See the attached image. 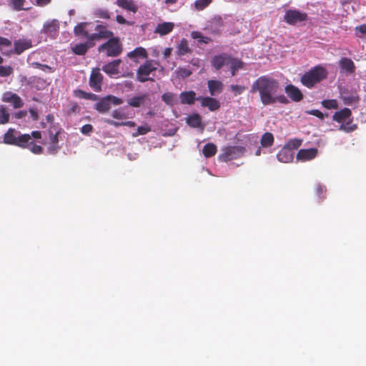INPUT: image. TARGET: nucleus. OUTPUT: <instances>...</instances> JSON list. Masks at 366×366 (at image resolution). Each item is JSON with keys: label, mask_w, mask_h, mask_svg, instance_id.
Instances as JSON below:
<instances>
[{"label": "nucleus", "mask_w": 366, "mask_h": 366, "mask_svg": "<svg viewBox=\"0 0 366 366\" xmlns=\"http://www.w3.org/2000/svg\"><path fill=\"white\" fill-rule=\"evenodd\" d=\"M279 83L266 76H261L257 79L252 85V91L258 92L260 99L264 105L274 104V95L277 93Z\"/></svg>", "instance_id": "nucleus-1"}, {"label": "nucleus", "mask_w": 366, "mask_h": 366, "mask_svg": "<svg viewBox=\"0 0 366 366\" xmlns=\"http://www.w3.org/2000/svg\"><path fill=\"white\" fill-rule=\"evenodd\" d=\"M31 137L33 139H39L41 138V134L39 131L32 132L31 135L27 134H21L14 129H9L4 135V142L7 144L25 147L29 146V143H31Z\"/></svg>", "instance_id": "nucleus-2"}, {"label": "nucleus", "mask_w": 366, "mask_h": 366, "mask_svg": "<svg viewBox=\"0 0 366 366\" xmlns=\"http://www.w3.org/2000/svg\"><path fill=\"white\" fill-rule=\"evenodd\" d=\"M159 62L154 60H146V61L141 64L137 71V79L140 82H145L147 81L153 80L150 77L157 69Z\"/></svg>", "instance_id": "nucleus-3"}, {"label": "nucleus", "mask_w": 366, "mask_h": 366, "mask_svg": "<svg viewBox=\"0 0 366 366\" xmlns=\"http://www.w3.org/2000/svg\"><path fill=\"white\" fill-rule=\"evenodd\" d=\"M327 76V71L322 66H316L309 72L305 73L301 78L302 83L307 86L312 87L316 83Z\"/></svg>", "instance_id": "nucleus-4"}, {"label": "nucleus", "mask_w": 366, "mask_h": 366, "mask_svg": "<svg viewBox=\"0 0 366 366\" xmlns=\"http://www.w3.org/2000/svg\"><path fill=\"white\" fill-rule=\"evenodd\" d=\"M245 149L240 146H230L222 149V154L219 156L221 161L228 162L242 157Z\"/></svg>", "instance_id": "nucleus-5"}, {"label": "nucleus", "mask_w": 366, "mask_h": 366, "mask_svg": "<svg viewBox=\"0 0 366 366\" xmlns=\"http://www.w3.org/2000/svg\"><path fill=\"white\" fill-rule=\"evenodd\" d=\"M99 51L101 52L105 51L109 56H116L121 53L122 46L118 39L112 38L102 44L99 48Z\"/></svg>", "instance_id": "nucleus-6"}, {"label": "nucleus", "mask_w": 366, "mask_h": 366, "mask_svg": "<svg viewBox=\"0 0 366 366\" xmlns=\"http://www.w3.org/2000/svg\"><path fill=\"white\" fill-rule=\"evenodd\" d=\"M94 33H91L89 36V41L100 40L102 39H107L113 36V33L109 31L106 26L101 24H94Z\"/></svg>", "instance_id": "nucleus-7"}, {"label": "nucleus", "mask_w": 366, "mask_h": 366, "mask_svg": "<svg viewBox=\"0 0 366 366\" xmlns=\"http://www.w3.org/2000/svg\"><path fill=\"white\" fill-rule=\"evenodd\" d=\"M307 18L305 13L297 10L290 9L285 12L284 21L290 25H295L305 21Z\"/></svg>", "instance_id": "nucleus-8"}, {"label": "nucleus", "mask_w": 366, "mask_h": 366, "mask_svg": "<svg viewBox=\"0 0 366 366\" xmlns=\"http://www.w3.org/2000/svg\"><path fill=\"white\" fill-rule=\"evenodd\" d=\"M233 59L234 58L226 54L216 55L212 59V65L215 69L219 70L224 67L227 68Z\"/></svg>", "instance_id": "nucleus-9"}, {"label": "nucleus", "mask_w": 366, "mask_h": 366, "mask_svg": "<svg viewBox=\"0 0 366 366\" xmlns=\"http://www.w3.org/2000/svg\"><path fill=\"white\" fill-rule=\"evenodd\" d=\"M58 143L57 133L53 134L51 132H49V137L43 142L44 145L47 146V153L50 154H54L58 152L59 149Z\"/></svg>", "instance_id": "nucleus-10"}, {"label": "nucleus", "mask_w": 366, "mask_h": 366, "mask_svg": "<svg viewBox=\"0 0 366 366\" xmlns=\"http://www.w3.org/2000/svg\"><path fill=\"white\" fill-rule=\"evenodd\" d=\"M1 99L4 102L11 104L15 109L21 108L24 105V102L21 98L11 92L4 93Z\"/></svg>", "instance_id": "nucleus-11"}, {"label": "nucleus", "mask_w": 366, "mask_h": 366, "mask_svg": "<svg viewBox=\"0 0 366 366\" xmlns=\"http://www.w3.org/2000/svg\"><path fill=\"white\" fill-rule=\"evenodd\" d=\"M59 29V22L56 19L49 20L44 23L41 32L54 38Z\"/></svg>", "instance_id": "nucleus-12"}, {"label": "nucleus", "mask_w": 366, "mask_h": 366, "mask_svg": "<svg viewBox=\"0 0 366 366\" xmlns=\"http://www.w3.org/2000/svg\"><path fill=\"white\" fill-rule=\"evenodd\" d=\"M318 153L316 148L302 149L297 154V159L302 162L310 161L315 159Z\"/></svg>", "instance_id": "nucleus-13"}, {"label": "nucleus", "mask_w": 366, "mask_h": 366, "mask_svg": "<svg viewBox=\"0 0 366 366\" xmlns=\"http://www.w3.org/2000/svg\"><path fill=\"white\" fill-rule=\"evenodd\" d=\"M94 24L87 22H82L78 24L74 27V33L76 35H81L89 41V36L91 35L90 31H93Z\"/></svg>", "instance_id": "nucleus-14"}, {"label": "nucleus", "mask_w": 366, "mask_h": 366, "mask_svg": "<svg viewBox=\"0 0 366 366\" xmlns=\"http://www.w3.org/2000/svg\"><path fill=\"white\" fill-rule=\"evenodd\" d=\"M103 76L99 71V70H93L90 79L89 85L94 92H100L102 90V83Z\"/></svg>", "instance_id": "nucleus-15"}, {"label": "nucleus", "mask_w": 366, "mask_h": 366, "mask_svg": "<svg viewBox=\"0 0 366 366\" xmlns=\"http://www.w3.org/2000/svg\"><path fill=\"white\" fill-rule=\"evenodd\" d=\"M127 56L133 61L137 63L139 59H146L148 57L147 50L142 46L135 48L134 50L127 53Z\"/></svg>", "instance_id": "nucleus-16"}, {"label": "nucleus", "mask_w": 366, "mask_h": 366, "mask_svg": "<svg viewBox=\"0 0 366 366\" xmlns=\"http://www.w3.org/2000/svg\"><path fill=\"white\" fill-rule=\"evenodd\" d=\"M295 157V152L290 149L288 147H284L277 154V159L279 162L282 163L291 162Z\"/></svg>", "instance_id": "nucleus-17"}, {"label": "nucleus", "mask_w": 366, "mask_h": 366, "mask_svg": "<svg viewBox=\"0 0 366 366\" xmlns=\"http://www.w3.org/2000/svg\"><path fill=\"white\" fill-rule=\"evenodd\" d=\"M197 101L201 102L202 107H208L210 111H216L220 107L219 102L214 98L209 97H199Z\"/></svg>", "instance_id": "nucleus-18"}, {"label": "nucleus", "mask_w": 366, "mask_h": 366, "mask_svg": "<svg viewBox=\"0 0 366 366\" xmlns=\"http://www.w3.org/2000/svg\"><path fill=\"white\" fill-rule=\"evenodd\" d=\"M341 70L347 74H351L355 72V65L349 58L342 57L339 61Z\"/></svg>", "instance_id": "nucleus-19"}, {"label": "nucleus", "mask_w": 366, "mask_h": 366, "mask_svg": "<svg viewBox=\"0 0 366 366\" xmlns=\"http://www.w3.org/2000/svg\"><path fill=\"white\" fill-rule=\"evenodd\" d=\"M208 89L212 96H216L223 91L224 84L218 80H209L207 81Z\"/></svg>", "instance_id": "nucleus-20"}, {"label": "nucleus", "mask_w": 366, "mask_h": 366, "mask_svg": "<svg viewBox=\"0 0 366 366\" xmlns=\"http://www.w3.org/2000/svg\"><path fill=\"white\" fill-rule=\"evenodd\" d=\"M116 4L127 11L135 14L138 10V6L133 0H117Z\"/></svg>", "instance_id": "nucleus-21"}, {"label": "nucleus", "mask_w": 366, "mask_h": 366, "mask_svg": "<svg viewBox=\"0 0 366 366\" xmlns=\"http://www.w3.org/2000/svg\"><path fill=\"white\" fill-rule=\"evenodd\" d=\"M174 27L172 22H162L157 25L154 33L159 34L160 36H164L170 33Z\"/></svg>", "instance_id": "nucleus-22"}, {"label": "nucleus", "mask_w": 366, "mask_h": 366, "mask_svg": "<svg viewBox=\"0 0 366 366\" xmlns=\"http://www.w3.org/2000/svg\"><path fill=\"white\" fill-rule=\"evenodd\" d=\"M121 63L120 59L114 60L102 67V70L110 76L117 75L119 73V66Z\"/></svg>", "instance_id": "nucleus-23"}, {"label": "nucleus", "mask_w": 366, "mask_h": 366, "mask_svg": "<svg viewBox=\"0 0 366 366\" xmlns=\"http://www.w3.org/2000/svg\"><path fill=\"white\" fill-rule=\"evenodd\" d=\"M285 92L295 102H300L302 99V94L300 90L293 85H287L285 87Z\"/></svg>", "instance_id": "nucleus-24"}, {"label": "nucleus", "mask_w": 366, "mask_h": 366, "mask_svg": "<svg viewBox=\"0 0 366 366\" xmlns=\"http://www.w3.org/2000/svg\"><path fill=\"white\" fill-rule=\"evenodd\" d=\"M147 99V94H139L133 97L128 99L127 103L131 107H139L141 105L144 104V103Z\"/></svg>", "instance_id": "nucleus-25"}, {"label": "nucleus", "mask_w": 366, "mask_h": 366, "mask_svg": "<svg viewBox=\"0 0 366 366\" xmlns=\"http://www.w3.org/2000/svg\"><path fill=\"white\" fill-rule=\"evenodd\" d=\"M186 122L191 127L201 128L202 130H203V129H204V126L202 124L201 117L198 114H193L189 115L186 118Z\"/></svg>", "instance_id": "nucleus-26"}, {"label": "nucleus", "mask_w": 366, "mask_h": 366, "mask_svg": "<svg viewBox=\"0 0 366 366\" xmlns=\"http://www.w3.org/2000/svg\"><path fill=\"white\" fill-rule=\"evenodd\" d=\"M351 111L348 108H344L339 112H336L333 115V120L342 123L349 119L351 117Z\"/></svg>", "instance_id": "nucleus-27"}, {"label": "nucleus", "mask_w": 366, "mask_h": 366, "mask_svg": "<svg viewBox=\"0 0 366 366\" xmlns=\"http://www.w3.org/2000/svg\"><path fill=\"white\" fill-rule=\"evenodd\" d=\"M197 98L193 91L183 92L179 95L181 103L184 104H193Z\"/></svg>", "instance_id": "nucleus-28"}, {"label": "nucleus", "mask_w": 366, "mask_h": 366, "mask_svg": "<svg viewBox=\"0 0 366 366\" xmlns=\"http://www.w3.org/2000/svg\"><path fill=\"white\" fill-rule=\"evenodd\" d=\"M31 47V41L29 39H19L14 43V49L16 54H20L24 51Z\"/></svg>", "instance_id": "nucleus-29"}, {"label": "nucleus", "mask_w": 366, "mask_h": 366, "mask_svg": "<svg viewBox=\"0 0 366 366\" xmlns=\"http://www.w3.org/2000/svg\"><path fill=\"white\" fill-rule=\"evenodd\" d=\"M274 142V137L272 133L266 132L264 133L260 139V144L263 149H265L267 151L272 150L269 147L273 144Z\"/></svg>", "instance_id": "nucleus-30"}, {"label": "nucleus", "mask_w": 366, "mask_h": 366, "mask_svg": "<svg viewBox=\"0 0 366 366\" xmlns=\"http://www.w3.org/2000/svg\"><path fill=\"white\" fill-rule=\"evenodd\" d=\"M191 51L187 40L182 39L177 46V54L179 56H184Z\"/></svg>", "instance_id": "nucleus-31"}, {"label": "nucleus", "mask_w": 366, "mask_h": 366, "mask_svg": "<svg viewBox=\"0 0 366 366\" xmlns=\"http://www.w3.org/2000/svg\"><path fill=\"white\" fill-rule=\"evenodd\" d=\"M95 109L100 113H104L110 109V104L107 97L102 99L95 104Z\"/></svg>", "instance_id": "nucleus-32"}, {"label": "nucleus", "mask_w": 366, "mask_h": 366, "mask_svg": "<svg viewBox=\"0 0 366 366\" xmlns=\"http://www.w3.org/2000/svg\"><path fill=\"white\" fill-rule=\"evenodd\" d=\"M216 152L217 147L212 143L206 144L202 149V153L207 158L214 156Z\"/></svg>", "instance_id": "nucleus-33"}, {"label": "nucleus", "mask_w": 366, "mask_h": 366, "mask_svg": "<svg viewBox=\"0 0 366 366\" xmlns=\"http://www.w3.org/2000/svg\"><path fill=\"white\" fill-rule=\"evenodd\" d=\"M162 99L167 104L173 106L177 103V98L176 94L172 93V92H167L162 94Z\"/></svg>", "instance_id": "nucleus-34"}, {"label": "nucleus", "mask_w": 366, "mask_h": 366, "mask_svg": "<svg viewBox=\"0 0 366 366\" xmlns=\"http://www.w3.org/2000/svg\"><path fill=\"white\" fill-rule=\"evenodd\" d=\"M243 63L239 59H234L231 64L227 67V69L230 70L231 75L234 76L236 71L242 67Z\"/></svg>", "instance_id": "nucleus-35"}, {"label": "nucleus", "mask_w": 366, "mask_h": 366, "mask_svg": "<svg viewBox=\"0 0 366 366\" xmlns=\"http://www.w3.org/2000/svg\"><path fill=\"white\" fill-rule=\"evenodd\" d=\"M10 114L6 107L0 105V124H4L9 122Z\"/></svg>", "instance_id": "nucleus-36"}, {"label": "nucleus", "mask_w": 366, "mask_h": 366, "mask_svg": "<svg viewBox=\"0 0 366 366\" xmlns=\"http://www.w3.org/2000/svg\"><path fill=\"white\" fill-rule=\"evenodd\" d=\"M89 47L86 44H76L72 48V50L75 54L78 55H83L87 51Z\"/></svg>", "instance_id": "nucleus-37"}, {"label": "nucleus", "mask_w": 366, "mask_h": 366, "mask_svg": "<svg viewBox=\"0 0 366 366\" xmlns=\"http://www.w3.org/2000/svg\"><path fill=\"white\" fill-rule=\"evenodd\" d=\"M193 39H197L199 43L207 44L210 41V38L203 36L200 32L193 31L192 33Z\"/></svg>", "instance_id": "nucleus-38"}, {"label": "nucleus", "mask_w": 366, "mask_h": 366, "mask_svg": "<svg viewBox=\"0 0 366 366\" xmlns=\"http://www.w3.org/2000/svg\"><path fill=\"white\" fill-rule=\"evenodd\" d=\"M150 131H151V127L149 125L145 124V125L139 127L137 128V131L132 134V136L134 137H136L139 135L146 134L147 133H148Z\"/></svg>", "instance_id": "nucleus-39"}, {"label": "nucleus", "mask_w": 366, "mask_h": 366, "mask_svg": "<svg viewBox=\"0 0 366 366\" xmlns=\"http://www.w3.org/2000/svg\"><path fill=\"white\" fill-rule=\"evenodd\" d=\"M357 128V126L355 124H351V121H348L345 124L342 122V124L340 126L339 129L345 131L346 132H351L354 130H355Z\"/></svg>", "instance_id": "nucleus-40"}, {"label": "nucleus", "mask_w": 366, "mask_h": 366, "mask_svg": "<svg viewBox=\"0 0 366 366\" xmlns=\"http://www.w3.org/2000/svg\"><path fill=\"white\" fill-rule=\"evenodd\" d=\"M322 104L323 107L328 109H337L338 107L337 102L335 99L323 100Z\"/></svg>", "instance_id": "nucleus-41"}, {"label": "nucleus", "mask_w": 366, "mask_h": 366, "mask_svg": "<svg viewBox=\"0 0 366 366\" xmlns=\"http://www.w3.org/2000/svg\"><path fill=\"white\" fill-rule=\"evenodd\" d=\"M33 137H31V139ZM26 147L29 148V150L35 154H39L42 153V151H43L42 147L39 145L34 144L33 143L32 140H31V143H29V146L25 147L24 148H26Z\"/></svg>", "instance_id": "nucleus-42"}, {"label": "nucleus", "mask_w": 366, "mask_h": 366, "mask_svg": "<svg viewBox=\"0 0 366 366\" xmlns=\"http://www.w3.org/2000/svg\"><path fill=\"white\" fill-rule=\"evenodd\" d=\"M211 1L212 0H197L194 2V6L197 10H202L207 7Z\"/></svg>", "instance_id": "nucleus-43"}, {"label": "nucleus", "mask_w": 366, "mask_h": 366, "mask_svg": "<svg viewBox=\"0 0 366 366\" xmlns=\"http://www.w3.org/2000/svg\"><path fill=\"white\" fill-rule=\"evenodd\" d=\"M302 144V141L300 139H292L288 142V143L285 146V147H288L290 149L295 150L297 149Z\"/></svg>", "instance_id": "nucleus-44"}, {"label": "nucleus", "mask_w": 366, "mask_h": 366, "mask_svg": "<svg viewBox=\"0 0 366 366\" xmlns=\"http://www.w3.org/2000/svg\"><path fill=\"white\" fill-rule=\"evenodd\" d=\"M13 72V68L10 66H0V76H9Z\"/></svg>", "instance_id": "nucleus-45"}, {"label": "nucleus", "mask_w": 366, "mask_h": 366, "mask_svg": "<svg viewBox=\"0 0 366 366\" xmlns=\"http://www.w3.org/2000/svg\"><path fill=\"white\" fill-rule=\"evenodd\" d=\"M177 74L179 77L186 78L192 74V71L187 68H179L177 70Z\"/></svg>", "instance_id": "nucleus-46"}, {"label": "nucleus", "mask_w": 366, "mask_h": 366, "mask_svg": "<svg viewBox=\"0 0 366 366\" xmlns=\"http://www.w3.org/2000/svg\"><path fill=\"white\" fill-rule=\"evenodd\" d=\"M112 116L117 119H123L127 118V115L125 114L123 109L114 110L112 113Z\"/></svg>", "instance_id": "nucleus-47"}, {"label": "nucleus", "mask_w": 366, "mask_h": 366, "mask_svg": "<svg viewBox=\"0 0 366 366\" xmlns=\"http://www.w3.org/2000/svg\"><path fill=\"white\" fill-rule=\"evenodd\" d=\"M79 97L81 98H83V99H90V100H97L98 99V96L94 94L87 93V92H85L83 91H79Z\"/></svg>", "instance_id": "nucleus-48"}, {"label": "nucleus", "mask_w": 366, "mask_h": 366, "mask_svg": "<svg viewBox=\"0 0 366 366\" xmlns=\"http://www.w3.org/2000/svg\"><path fill=\"white\" fill-rule=\"evenodd\" d=\"M13 8L16 11L26 9L24 8V3L25 0H11Z\"/></svg>", "instance_id": "nucleus-49"}, {"label": "nucleus", "mask_w": 366, "mask_h": 366, "mask_svg": "<svg viewBox=\"0 0 366 366\" xmlns=\"http://www.w3.org/2000/svg\"><path fill=\"white\" fill-rule=\"evenodd\" d=\"M109 101V104L119 105L123 103V100L121 98L117 97L112 95H108L106 97Z\"/></svg>", "instance_id": "nucleus-50"}, {"label": "nucleus", "mask_w": 366, "mask_h": 366, "mask_svg": "<svg viewBox=\"0 0 366 366\" xmlns=\"http://www.w3.org/2000/svg\"><path fill=\"white\" fill-rule=\"evenodd\" d=\"M96 15L102 19H109V13L107 9H100L97 10Z\"/></svg>", "instance_id": "nucleus-51"}, {"label": "nucleus", "mask_w": 366, "mask_h": 366, "mask_svg": "<svg viewBox=\"0 0 366 366\" xmlns=\"http://www.w3.org/2000/svg\"><path fill=\"white\" fill-rule=\"evenodd\" d=\"M274 104L276 103L277 102L282 103V104L287 103V99L283 94L279 95L277 93H276L274 95Z\"/></svg>", "instance_id": "nucleus-52"}, {"label": "nucleus", "mask_w": 366, "mask_h": 366, "mask_svg": "<svg viewBox=\"0 0 366 366\" xmlns=\"http://www.w3.org/2000/svg\"><path fill=\"white\" fill-rule=\"evenodd\" d=\"M306 113L308 114L315 116V117L320 118V119H323L325 118V114L317 109L309 110V111H307Z\"/></svg>", "instance_id": "nucleus-53"}, {"label": "nucleus", "mask_w": 366, "mask_h": 366, "mask_svg": "<svg viewBox=\"0 0 366 366\" xmlns=\"http://www.w3.org/2000/svg\"><path fill=\"white\" fill-rule=\"evenodd\" d=\"M326 192V187L324 185L320 184V183L316 186V193L318 195L319 198L322 199L323 197L321 196V194Z\"/></svg>", "instance_id": "nucleus-54"}, {"label": "nucleus", "mask_w": 366, "mask_h": 366, "mask_svg": "<svg viewBox=\"0 0 366 366\" xmlns=\"http://www.w3.org/2000/svg\"><path fill=\"white\" fill-rule=\"evenodd\" d=\"M93 130V127L91 124H85L81 128V132L83 134L89 135Z\"/></svg>", "instance_id": "nucleus-55"}, {"label": "nucleus", "mask_w": 366, "mask_h": 366, "mask_svg": "<svg viewBox=\"0 0 366 366\" xmlns=\"http://www.w3.org/2000/svg\"><path fill=\"white\" fill-rule=\"evenodd\" d=\"M231 89L234 92L237 94H240L244 89V86H239V85H234L232 84L230 86Z\"/></svg>", "instance_id": "nucleus-56"}, {"label": "nucleus", "mask_w": 366, "mask_h": 366, "mask_svg": "<svg viewBox=\"0 0 366 366\" xmlns=\"http://www.w3.org/2000/svg\"><path fill=\"white\" fill-rule=\"evenodd\" d=\"M116 20L119 23V24H127V25H132V22H130L129 21H127V19H125L121 15H117L116 16Z\"/></svg>", "instance_id": "nucleus-57"}, {"label": "nucleus", "mask_w": 366, "mask_h": 366, "mask_svg": "<svg viewBox=\"0 0 366 366\" xmlns=\"http://www.w3.org/2000/svg\"><path fill=\"white\" fill-rule=\"evenodd\" d=\"M272 150H268L267 151L265 149H263L262 147V146L259 148L257 149V150L255 151L254 152V154L256 156H259L261 155L262 154H269V153H272Z\"/></svg>", "instance_id": "nucleus-58"}, {"label": "nucleus", "mask_w": 366, "mask_h": 366, "mask_svg": "<svg viewBox=\"0 0 366 366\" xmlns=\"http://www.w3.org/2000/svg\"><path fill=\"white\" fill-rule=\"evenodd\" d=\"M355 31H356L357 34H358V33H360L362 35L365 34H366V24H362V25L357 26L355 28Z\"/></svg>", "instance_id": "nucleus-59"}, {"label": "nucleus", "mask_w": 366, "mask_h": 366, "mask_svg": "<svg viewBox=\"0 0 366 366\" xmlns=\"http://www.w3.org/2000/svg\"><path fill=\"white\" fill-rule=\"evenodd\" d=\"M11 45V41L4 37L0 36V46H9Z\"/></svg>", "instance_id": "nucleus-60"}, {"label": "nucleus", "mask_w": 366, "mask_h": 366, "mask_svg": "<svg viewBox=\"0 0 366 366\" xmlns=\"http://www.w3.org/2000/svg\"><path fill=\"white\" fill-rule=\"evenodd\" d=\"M104 122H107V124L112 125L114 127H116L123 126L122 122H116V121L111 120V119H105Z\"/></svg>", "instance_id": "nucleus-61"}, {"label": "nucleus", "mask_w": 366, "mask_h": 366, "mask_svg": "<svg viewBox=\"0 0 366 366\" xmlns=\"http://www.w3.org/2000/svg\"><path fill=\"white\" fill-rule=\"evenodd\" d=\"M39 69L44 71V72H47V73H51L54 71V69L52 67L48 66V65H46V64H42L40 67H39Z\"/></svg>", "instance_id": "nucleus-62"}, {"label": "nucleus", "mask_w": 366, "mask_h": 366, "mask_svg": "<svg viewBox=\"0 0 366 366\" xmlns=\"http://www.w3.org/2000/svg\"><path fill=\"white\" fill-rule=\"evenodd\" d=\"M29 113H30L31 117L33 119V120L36 121L38 119V114L35 109H29Z\"/></svg>", "instance_id": "nucleus-63"}, {"label": "nucleus", "mask_w": 366, "mask_h": 366, "mask_svg": "<svg viewBox=\"0 0 366 366\" xmlns=\"http://www.w3.org/2000/svg\"><path fill=\"white\" fill-rule=\"evenodd\" d=\"M51 0H36L37 5L44 6L48 4Z\"/></svg>", "instance_id": "nucleus-64"}]
</instances>
